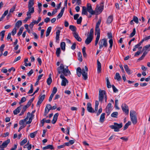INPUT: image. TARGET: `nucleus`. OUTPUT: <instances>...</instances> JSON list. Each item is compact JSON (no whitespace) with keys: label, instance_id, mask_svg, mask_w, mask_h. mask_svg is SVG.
I'll use <instances>...</instances> for the list:
<instances>
[{"label":"nucleus","instance_id":"obj_1","mask_svg":"<svg viewBox=\"0 0 150 150\" xmlns=\"http://www.w3.org/2000/svg\"><path fill=\"white\" fill-rule=\"evenodd\" d=\"M57 71L59 74H61L60 78L62 79L61 85L65 86L66 85V83H68L69 82L64 76H67L71 74V72L68 69V67H67L65 68L64 64H62L60 67L57 68Z\"/></svg>","mask_w":150,"mask_h":150},{"label":"nucleus","instance_id":"obj_2","mask_svg":"<svg viewBox=\"0 0 150 150\" xmlns=\"http://www.w3.org/2000/svg\"><path fill=\"white\" fill-rule=\"evenodd\" d=\"M130 115L131 120L133 124L135 125L137 122V118L136 112L134 110H132L130 111Z\"/></svg>","mask_w":150,"mask_h":150},{"label":"nucleus","instance_id":"obj_3","mask_svg":"<svg viewBox=\"0 0 150 150\" xmlns=\"http://www.w3.org/2000/svg\"><path fill=\"white\" fill-rule=\"evenodd\" d=\"M114 125H110V127L112 129H114L115 132H118L119 131V129L122 127L123 125L122 123L119 124L116 122L114 123Z\"/></svg>","mask_w":150,"mask_h":150},{"label":"nucleus","instance_id":"obj_4","mask_svg":"<svg viewBox=\"0 0 150 150\" xmlns=\"http://www.w3.org/2000/svg\"><path fill=\"white\" fill-rule=\"evenodd\" d=\"M99 48L101 49L103 46L106 47L107 46L108 43L107 40L106 38H104L100 40L99 42Z\"/></svg>","mask_w":150,"mask_h":150},{"label":"nucleus","instance_id":"obj_5","mask_svg":"<svg viewBox=\"0 0 150 150\" xmlns=\"http://www.w3.org/2000/svg\"><path fill=\"white\" fill-rule=\"evenodd\" d=\"M82 74L83 76V79L84 80H86L87 78V72L88 71V68L87 67L85 66V68L81 70Z\"/></svg>","mask_w":150,"mask_h":150},{"label":"nucleus","instance_id":"obj_6","mask_svg":"<svg viewBox=\"0 0 150 150\" xmlns=\"http://www.w3.org/2000/svg\"><path fill=\"white\" fill-rule=\"evenodd\" d=\"M86 8L87 11L91 15H94L95 14V11L92 9L91 6L90 4L88 3L87 4V8Z\"/></svg>","mask_w":150,"mask_h":150},{"label":"nucleus","instance_id":"obj_7","mask_svg":"<svg viewBox=\"0 0 150 150\" xmlns=\"http://www.w3.org/2000/svg\"><path fill=\"white\" fill-rule=\"evenodd\" d=\"M121 108L123 111L126 115H128L129 110L128 106L125 104H122Z\"/></svg>","mask_w":150,"mask_h":150},{"label":"nucleus","instance_id":"obj_8","mask_svg":"<svg viewBox=\"0 0 150 150\" xmlns=\"http://www.w3.org/2000/svg\"><path fill=\"white\" fill-rule=\"evenodd\" d=\"M103 4V3L102 2L101 3L100 6L98 7H97V6L96 7L95 10V12H96L100 13L102 12L104 7Z\"/></svg>","mask_w":150,"mask_h":150},{"label":"nucleus","instance_id":"obj_9","mask_svg":"<svg viewBox=\"0 0 150 150\" xmlns=\"http://www.w3.org/2000/svg\"><path fill=\"white\" fill-rule=\"evenodd\" d=\"M87 109L88 111L90 112H95V111L91 107V104L90 103H88L87 104Z\"/></svg>","mask_w":150,"mask_h":150},{"label":"nucleus","instance_id":"obj_10","mask_svg":"<svg viewBox=\"0 0 150 150\" xmlns=\"http://www.w3.org/2000/svg\"><path fill=\"white\" fill-rule=\"evenodd\" d=\"M111 110V104L109 103L105 108V112L108 114V115H109L110 114Z\"/></svg>","mask_w":150,"mask_h":150},{"label":"nucleus","instance_id":"obj_11","mask_svg":"<svg viewBox=\"0 0 150 150\" xmlns=\"http://www.w3.org/2000/svg\"><path fill=\"white\" fill-rule=\"evenodd\" d=\"M28 11L27 13V16H31V13L34 12V7H28Z\"/></svg>","mask_w":150,"mask_h":150},{"label":"nucleus","instance_id":"obj_12","mask_svg":"<svg viewBox=\"0 0 150 150\" xmlns=\"http://www.w3.org/2000/svg\"><path fill=\"white\" fill-rule=\"evenodd\" d=\"M93 37L88 35V37L85 40V42L86 44V45H88L93 40Z\"/></svg>","mask_w":150,"mask_h":150},{"label":"nucleus","instance_id":"obj_13","mask_svg":"<svg viewBox=\"0 0 150 150\" xmlns=\"http://www.w3.org/2000/svg\"><path fill=\"white\" fill-rule=\"evenodd\" d=\"M45 97V94L41 96L40 98H39L38 100L37 103V106L39 105L40 104L43 100H44Z\"/></svg>","mask_w":150,"mask_h":150},{"label":"nucleus","instance_id":"obj_14","mask_svg":"<svg viewBox=\"0 0 150 150\" xmlns=\"http://www.w3.org/2000/svg\"><path fill=\"white\" fill-rule=\"evenodd\" d=\"M73 35L77 41L79 42H81L82 40V39L79 36L78 33L76 32H74L73 33Z\"/></svg>","mask_w":150,"mask_h":150},{"label":"nucleus","instance_id":"obj_15","mask_svg":"<svg viewBox=\"0 0 150 150\" xmlns=\"http://www.w3.org/2000/svg\"><path fill=\"white\" fill-rule=\"evenodd\" d=\"M124 67L125 71L128 74L130 75L132 73V71L130 70L127 65H124Z\"/></svg>","mask_w":150,"mask_h":150},{"label":"nucleus","instance_id":"obj_16","mask_svg":"<svg viewBox=\"0 0 150 150\" xmlns=\"http://www.w3.org/2000/svg\"><path fill=\"white\" fill-rule=\"evenodd\" d=\"M10 142V139H7L6 141L4 142L1 145H0L1 147H3L5 148L7 147L8 144Z\"/></svg>","mask_w":150,"mask_h":150},{"label":"nucleus","instance_id":"obj_17","mask_svg":"<svg viewBox=\"0 0 150 150\" xmlns=\"http://www.w3.org/2000/svg\"><path fill=\"white\" fill-rule=\"evenodd\" d=\"M58 115L59 114L58 113H56L54 115L53 119L52 121V124H54L56 122Z\"/></svg>","mask_w":150,"mask_h":150},{"label":"nucleus","instance_id":"obj_18","mask_svg":"<svg viewBox=\"0 0 150 150\" xmlns=\"http://www.w3.org/2000/svg\"><path fill=\"white\" fill-rule=\"evenodd\" d=\"M21 106H22V105H21L20 106L18 107L16 109L13 111V113L15 115L17 114L20 112V110L21 109Z\"/></svg>","mask_w":150,"mask_h":150},{"label":"nucleus","instance_id":"obj_19","mask_svg":"<svg viewBox=\"0 0 150 150\" xmlns=\"http://www.w3.org/2000/svg\"><path fill=\"white\" fill-rule=\"evenodd\" d=\"M42 149L43 150H46L48 149H50L51 150H53L54 149V148L52 145H48L47 146L43 147Z\"/></svg>","mask_w":150,"mask_h":150},{"label":"nucleus","instance_id":"obj_20","mask_svg":"<svg viewBox=\"0 0 150 150\" xmlns=\"http://www.w3.org/2000/svg\"><path fill=\"white\" fill-rule=\"evenodd\" d=\"M113 20V16L112 15L109 16L107 19V23L108 24H109L111 23L112 21Z\"/></svg>","mask_w":150,"mask_h":150},{"label":"nucleus","instance_id":"obj_21","mask_svg":"<svg viewBox=\"0 0 150 150\" xmlns=\"http://www.w3.org/2000/svg\"><path fill=\"white\" fill-rule=\"evenodd\" d=\"M65 9V7H64L61 10V11L60 13L58 14V15L57 16V19H59L61 18L63 14L64 10Z\"/></svg>","mask_w":150,"mask_h":150},{"label":"nucleus","instance_id":"obj_22","mask_svg":"<svg viewBox=\"0 0 150 150\" xmlns=\"http://www.w3.org/2000/svg\"><path fill=\"white\" fill-rule=\"evenodd\" d=\"M87 11V10L86 9V8L85 6H83L82 14V15L83 14L87 15L88 13Z\"/></svg>","mask_w":150,"mask_h":150},{"label":"nucleus","instance_id":"obj_23","mask_svg":"<svg viewBox=\"0 0 150 150\" xmlns=\"http://www.w3.org/2000/svg\"><path fill=\"white\" fill-rule=\"evenodd\" d=\"M77 75L79 77H80L82 74L81 69L80 67L77 68L76 69Z\"/></svg>","mask_w":150,"mask_h":150},{"label":"nucleus","instance_id":"obj_24","mask_svg":"<svg viewBox=\"0 0 150 150\" xmlns=\"http://www.w3.org/2000/svg\"><path fill=\"white\" fill-rule=\"evenodd\" d=\"M97 70L99 72H101V64L98 61V60H97Z\"/></svg>","mask_w":150,"mask_h":150},{"label":"nucleus","instance_id":"obj_25","mask_svg":"<svg viewBox=\"0 0 150 150\" xmlns=\"http://www.w3.org/2000/svg\"><path fill=\"white\" fill-rule=\"evenodd\" d=\"M105 113H102L101 116H100V122L101 123H103L104 120H105Z\"/></svg>","mask_w":150,"mask_h":150},{"label":"nucleus","instance_id":"obj_26","mask_svg":"<svg viewBox=\"0 0 150 150\" xmlns=\"http://www.w3.org/2000/svg\"><path fill=\"white\" fill-rule=\"evenodd\" d=\"M95 32L96 34H97V36H96V37L100 38V30L99 28H95Z\"/></svg>","mask_w":150,"mask_h":150},{"label":"nucleus","instance_id":"obj_27","mask_svg":"<svg viewBox=\"0 0 150 150\" xmlns=\"http://www.w3.org/2000/svg\"><path fill=\"white\" fill-rule=\"evenodd\" d=\"M106 92L105 91L103 90H100L99 91V96L104 97V96L106 95Z\"/></svg>","mask_w":150,"mask_h":150},{"label":"nucleus","instance_id":"obj_28","mask_svg":"<svg viewBox=\"0 0 150 150\" xmlns=\"http://www.w3.org/2000/svg\"><path fill=\"white\" fill-rule=\"evenodd\" d=\"M121 79V77L119 73H116L115 77V79H117L118 81H120Z\"/></svg>","mask_w":150,"mask_h":150},{"label":"nucleus","instance_id":"obj_29","mask_svg":"<svg viewBox=\"0 0 150 150\" xmlns=\"http://www.w3.org/2000/svg\"><path fill=\"white\" fill-rule=\"evenodd\" d=\"M109 43L110 44V47L108 49V51H109V52H110V50L112 49V45H113V40L112 39L110 40H109Z\"/></svg>","mask_w":150,"mask_h":150},{"label":"nucleus","instance_id":"obj_30","mask_svg":"<svg viewBox=\"0 0 150 150\" xmlns=\"http://www.w3.org/2000/svg\"><path fill=\"white\" fill-rule=\"evenodd\" d=\"M61 31L59 30H57L56 32V40H59L60 33Z\"/></svg>","mask_w":150,"mask_h":150},{"label":"nucleus","instance_id":"obj_31","mask_svg":"<svg viewBox=\"0 0 150 150\" xmlns=\"http://www.w3.org/2000/svg\"><path fill=\"white\" fill-rule=\"evenodd\" d=\"M22 25V21L21 20L18 21L16 23L15 27L18 28H19Z\"/></svg>","mask_w":150,"mask_h":150},{"label":"nucleus","instance_id":"obj_32","mask_svg":"<svg viewBox=\"0 0 150 150\" xmlns=\"http://www.w3.org/2000/svg\"><path fill=\"white\" fill-rule=\"evenodd\" d=\"M34 4V0H29L28 5V7H33V6Z\"/></svg>","mask_w":150,"mask_h":150},{"label":"nucleus","instance_id":"obj_33","mask_svg":"<svg viewBox=\"0 0 150 150\" xmlns=\"http://www.w3.org/2000/svg\"><path fill=\"white\" fill-rule=\"evenodd\" d=\"M147 52H146V51H145L142 55V56L141 57H140V58H139L138 60H139V61H141V60H142V59H143L144 58V57H145V56H146V55L147 54Z\"/></svg>","mask_w":150,"mask_h":150},{"label":"nucleus","instance_id":"obj_34","mask_svg":"<svg viewBox=\"0 0 150 150\" xmlns=\"http://www.w3.org/2000/svg\"><path fill=\"white\" fill-rule=\"evenodd\" d=\"M69 29L72 31L74 32H76V27L73 25H70L69 27Z\"/></svg>","mask_w":150,"mask_h":150},{"label":"nucleus","instance_id":"obj_35","mask_svg":"<svg viewBox=\"0 0 150 150\" xmlns=\"http://www.w3.org/2000/svg\"><path fill=\"white\" fill-rule=\"evenodd\" d=\"M131 124V122L129 121L127 123H126L124 127V130H125L128 127V126L130 125Z\"/></svg>","mask_w":150,"mask_h":150},{"label":"nucleus","instance_id":"obj_36","mask_svg":"<svg viewBox=\"0 0 150 150\" xmlns=\"http://www.w3.org/2000/svg\"><path fill=\"white\" fill-rule=\"evenodd\" d=\"M60 47L61 49L63 51L65 50V42H62L61 43Z\"/></svg>","mask_w":150,"mask_h":150},{"label":"nucleus","instance_id":"obj_37","mask_svg":"<svg viewBox=\"0 0 150 150\" xmlns=\"http://www.w3.org/2000/svg\"><path fill=\"white\" fill-rule=\"evenodd\" d=\"M78 57V60L79 61L81 62L82 61V55L80 52H79L77 54Z\"/></svg>","mask_w":150,"mask_h":150},{"label":"nucleus","instance_id":"obj_38","mask_svg":"<svg viewBox=\"0 0 150 150\" xmlns=\"http://www.w3.org/2000/svg\"><path fill=\"white\" fill-rule=\"evenodd\" d=\"M51 29L52 28L51 27H49L47 28L46 33V37H47L49 35L51 31Z\"/></svg>","mask_w":150,"mask_h":150},{"label":"nucleus","instance_id":"obj_39","mask_svg":"<svg viewBox=\"0 0 150 150\" xmlns=\"http://www.w3.org/2000/svg\"><path fill=\"white\" fill-rule=\"evenodd\" d=\"M38 132V131H36L33 133H31L30 134V136L32 138H34Z\"/></svg>","mask_w":150,"mask_h":150},{"label":"nucleus","instance_id":"obj_40","mask_svg":"<svg viewBox=\"0 0 150 150\" xmlns=\"http://www.w3.org/2000/svg\"><path fill=\"white\" fill-rule=\"evenodd\" d=\"M61 52V50L60 48H57L56 52V54L57 57L60 56V54Z\"/></svg>","mask_w":150,"mask_h":150},{"label":"nucleus","instance_id":"obj_41","mask_svg":"<svg viewBox=\"0 0 150 150\" xmlns=\"http://www.w3.org/2000/svg\"><path fill=\"white\" fill-rule=\"evenodd\" d=\"M106 81H107V87L108 88H110L111 87V85L109 81L108 78V77L106 78Z\"/></svg>","mask_w":150,"mask_h":150},{"label":"nucleus","instance_id":"obj_42","mask_svg":"<svg viewBox=\"0 0 150 150\" xmlns=\"http://www.w3.org/2000/svg\"><path fill=\"white\" fill-rule=\"evenodd\" d=\"M27 142V138L23 139L20 143V145L21 146H23Z\"/></svg>","mask_w":150,"mask_h":150},{"label":"nucleus","instance_id":"obj_43","mask_svg":"<svg viewBox=\"0 0 150 150\" xmlns=\"http://www.w3.org/2000/svg\"><path fill=\"white\" fill-rule=\"evenodd\" d=\"M118 115L117 112H113L111 115V116L113 117L117 118Z\"/></svg>","mask_w":150,"mask_h":150},{"label":"nucleus","instance_id":"obj_44","mask_svg":"<svg viewBox=\"0 0 150 150\" xmlns=\"http://www.w3.org/2000/svg\"><path fill=\"white\" fill-rule=\"evenodd\" d=\"M41 17H39L37 21L34 20L33 21V23L34 24H38L41 20Z\"/></svg>","mask_w":150,"mask_h":150},{"label":"nucleus","instance_id":"obj_45","mask_svg":"<svg viewBox=\"0 0 150 150\" xmlns=\"http://www.w3.org/2000/svg\"><path fill=\"white\" fill-rule=\"evenodd\" d=\"M136 33V30L135 28H134L132 32L131 33L129 37L132 38L134 35Z\"/></svg>","mask_w":150,"mask_h":150},{"label":"nucleus","instance_id":"obj_46","mask_svg":"<svg viewBox=\"0 0 150 150\" xmlns=\"http://www.w3.org/2000/svg\"><path fill=\"white\" fill-rule=\"evenodd\" d=\"M93 29L91 28V29L90 32L89 34L88 35V36L93 37Z\"/></svg>","mask_w":150,"mask_h":150},{"label":"nucleus","instance_id":"obj_47","mask_svg":"<svg viewBox=\"0 0 150 150\" xmlns=\"http://www.w3.org/2000/svg\"><path fill=\"white\" fill-rule=\"evenodd\" d=\"M52 82V79L51 78L49 77L47 80V82L48 85H50Z\"/></svg>","mask_w":150,"mask_h":150},{"label":"nucleus","instance_id":"obj_48","mask_svg":"<svg viewBox=\"0 0 150 150\" xmlns=\"http://www.w3.org/2000/svg\"><path fill=\"white\" fill-rule=\"evenodd\" d=\"M133 20L136 23H138V22H139L137 16H134L133 18Z\"/></svg>","mask_w":150,"mask_h":150},{"label":"nucleus","instance_id":"obj_49","mask_svg":"<svg viewBox=\"0 0 150 150\" xmlns=\"http://www.w3.org/2000/svg\"><path fill=\"white\" fill-rule=\"evenodd\" d=\"M82 17L81 16L79 17V19H77V24H80L82 21Z\"/></svg>","mask_w":150,"mask_h":150},{"label":"nucleus","instance_id":"obj_50","mask_svg":"<svg viewBox=\"0 0 150 150\" xmlns=\"http://www.w3.org/2000/svg\"><path fill=\"white\" fill-rule=\"evenodd\" d=\"M112 87L113 89V92L114 93H116L118 92V89L115 87V86L114 85H112Z\"/></svg>","mask_w":150,"mask_h":150},{"label":"nucleus","instance_id":"obj_51","mask_svg":"<svg viewBox=\"0 0 150 150\" xmlns=\"http://www.w3.org/2000/svg\"><path fill=\"white\" fill-rule=\"evenodd\" d=\"M33 86L32 84L30 85V89L29 90L28 92V93L30 94L33 93Z\"/></svg>","mask_w":150,"mask_h":150},{"label":"nucleus","instance_id":"obj_52","mask_svg":"<svg viewBox=\"0 0 150 150\" xmlns=\"http://www.w3.org/2000/svg\"><path fill=\"white\" fill-rule=\"evenodd\" d=\"M50 110V109L45 108L44 113V116H47V115L48 113Z\"/></svg>","mask_w":150,"mask_h":150},{"label":"nucleus","instance_id":"obj_53","mask_svg":"<svg viewBox=\"0 0 150 150\" xmlns=\"http://www.w3.org/2000/svg\"><path fill=\"white\" fill-rule=\"evenodd\" d=\"M57 91V88L56 87H54L53 88V91L51 94L54 95L56 93Z\"/></svg>","mask_w":150,"mask_h":150},{"label":"nucleus","instance_id":"obj_54","mask_svg":"<svg viewBox=\"0 0 150 150\" xmlns=\"http://www.w3.org/2000/svg\"><path fill=\"white\" fill-rule=\"evenodd\" d=\"M16 7V5H14L13 7L11 8L10 10L9 13H13Z\"/></svg>","mask_w":150,"mask_h":150},{"label":"nucleus","instance_id":"obj_55","mask_svg":"<svg viewBox=\"0 0 150 150\" xmlns=\"http://www.w3.org/2000/svg\"><path fill=\"white\" fill-rule=\"evenodd\" d=\"M101 20H99V21H98V22L96 23V28H99V25L100 24V23H101Z\"/></svg>","mask_w":150,"mask_h":150},{"label":"nucleus","instance_id":"obj_56","mask_svg":"<svg viewBox=\"0 0 150 150\" xmlns=\"http://www.w3.org/2000/svg\"><path fill=\"white\" fill-rule=\"evenodd\" d=\"M5 46L4 44H2L0 47V52H3L4 50V48Z\"/></svg>","mask_w":150,"mask_h":150},{"label":"nucleus","instance_id":"obj_57","mask_svg":"<svg viewBox=\"0 0 150 150\" xmlns=\"http://www.w3.org/2000/svg\"><path fill=\"white\" fill-rule=\"evenodd\" d=\"M52 108L51 105L49 104H47L45 108V109H49L50 110H52Z\"/></svg>","mask_w":150,"mask_h":150},{"label":"nucleus","instance_id":"obj_58","mask_svg":"<svg viewBox=\"0 0 150 150\" xmlns=\"http://www.w3.org/2000/svg\"><path fill=\"white\" fill-rule=\"evenodd\" d=\"M30 115V112H28L27 114V115L25 119H23V120L24 121V122H25V121H27L28 118L29 117Z\"/></svg>","mask_w":150,"mask_h":150},{"label":"nucleus","instance_id":"obj_59","mask_svg":"<svg viewBox=\"0 0 150 150\" xmlns=\"http://www.w3.org/2000/svg\"><path fill=\"white\" fill-rule=\"evenodd\" d=\"M16 33V28L13 29V30L11 32V33L12 35H14Z\"/></svg>","mask_w":150,"mask_h":150},{"label":"nucleus","instance_id":"obj_60","mask_svg":"<svg viewBox=\"0 0 150 150\" xmlns=\"http://www.w3.org/2000/svg\"><path fill=\"white\" fill-rule=\"evenodd\" d=\"M32 117H29V121H27L26 122V124H30L31 122L32 121Z\"/></svg>","mask_w":150,"mask_h":150},{"label":"nucleus","instance_id":"obj_61","mask_svg":"<svg viewBox=\"0 0 150 150\" xmlns=\"http://www.w3.org/2000/svg\"><path fill=\"white\" fill-rule=\"evenodd\" d=\"M108 38L110 39V40L112 39V34L111 33H108Z\"/></svg>","mask_w":150,"mask_h":150},{"label":"nucleus","instance_id":"obj_62","mask_svg":"<svg viewBox=\"0 0 150 150\" xmlns=\"http://www.w3.org/2000/svg\"><path fill=\"white\" fill-rule=\"evenodd\" d=\"M102 109L101 108H99L98 110V112L97 113V116L99 115L100 113L102 112Z\"/></svg>","mask_w":150,"mask_h":150},{"label":"nucleus","instance_id":"obj_63","mask_svg":"<svg viewBox=\"0 0 150 150\" xmlns=\"http://www.w3.org/2000/svg\"><path fill=\"white\" fill-rule=\"evenodd\" d=\"M141 53V50H139V51H138L137 52H136V53L135 54L134 56L136 57L139 55Z\"/></svg>","mask_w":150,"mask_h":150},{"label":"nucleus","instance_id":"obj_64","mask_svg":"<svg viewBox=\"0 0 150 150\" xmlns=\"http://www.w3.org/2000/svg\"><path fill=\"white\" fill-rule=\"evenodd\" d=\"M33 69H31L30 71L29 72V73H28V74H27V75H28L29 76H31V75L32 74H33Z\"/></svg>","mask_w":150,"mask_h":150}]
</instances>
